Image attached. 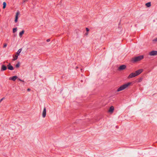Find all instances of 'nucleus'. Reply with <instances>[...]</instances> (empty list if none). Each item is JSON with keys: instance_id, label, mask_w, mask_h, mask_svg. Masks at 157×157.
<instances>
[{"instance_id": "obj_19", "label": "nucleus", "mask_w": 157, "mask_h": 157, "mask_svg": "<svg viewBox=\"0 0 157 157\" xmlns=\"http://www.w3.org/2000/svg\"><path fill=\"white\" fill-rule=\"evenodd\" d=\"M20 66V63H19L18 62L17 64L16 65V67L17 68L19 67Z\"/></svg>"}, {"instance_id": "obj_23", "label": "nucleus", "mask_w": 157, "mask_h": 157, "mask_svg": "<svg viewBox=\"0 0 157 157\" xmlns=\"http://www.w3.org/2000/svg\"><path fill=\"white\" fill-rule=\"evenodd\" d=\"M27 1H28V0H24L23 2H22V4H23V3L27 2Z\"/></svg>"}, {"instance_id": "obj_18", "label": "nucleus", "mask_w": 157, "mask_h": 157, "mask_svg": "<svg viewBox=\"0 0 157 157\" xmlns=\"http://www.w3.org/2000/svg\"><path fill=\"white\" fill-rule=\"evenodd\" d=\"M17 31V28H14L13 29V33H15Z\"/></svg>"}, {"instance_id": "obj_20", "label": "nucleus", "mask_w": 157, "mask_h": 157, "mask_svg": "<svg viewBox=\"0 0 157 157\" xmlns=\"http://www.w3.org/2000/svg\"><path fill=\"white\" fill-rule=\"evenodd\" d=\"M142 78H140L138 80V82H141L142 81Z\"/></svg>"}, {"instance_id": "obj_29", "label": "nucleus", "mask_w": 157, "mask_h": 157, "mask_svg": "<svg viewBox=\"0 0 157 157\" xmlns=\"http://www.w3.org/2000/svg\"><path fill=\"white\" fill-rule=\"evenodd\" d=\"M81 71H82V69H81Z\"/></svg>"}, {"instance_id": "obj_26", "label": "nucleus", "mask_w": 157, "mask_h": 157, "mask_svg": "<svg viewBox=\"0 0 157 157\" xmlns=\"http://www.w3.org/2000/svg\"><path fill=\"white\" fill-rule=\"evenodd\" d=\"M86 31H87V32H88V31H89V29H88V28H86Z\"/></svg>"}, {"instance_id": "obj_1", "label": "nucleus", "mask_w": 157, "mask_h": 157, "mask_svg": "<svg viewBox=\"0 0 157 157\" xmlns=\"http://www.w3.org/2000/svg\"><path fill=\"white\" fill-rule=\"evenodd\" d=\"M131 83V82H129L121 86L117 89V91L119 92L125 89L130 86Z\"/></svg>"}, {"instance_id": "obj_21", "label": "nucleus", "mask_w": 157, "mask_h": 157, "mask_svg": "<svg viewBox=\"0 0 157 157\" xmlns=\"http://www.w3.org/2000/svg\"><path fill=\"white\" fill-rule=\"evenodd\" d=\"M152 41L154 42H157V37L153 40Z\"/></svg>"}, {"instance_id": "obj_27", "label": "nucleus", "mask_w": 157, "mask_h": 157, "mask_svg": "<svg viewBox=\"0 0 157 157\" xmlns=\"http://www.w3.org/2000/svg\"><path fill=\"white\" fill-rule=\"evenodd\" d=\"M30 90V89L28 88V89H27V91H29Z\"/></svg>"}, {"instance_id": "obj_9", "label": "nucleus", "mask_w": 157, "mask_h": 157, "mask_svg": "<svg viewBox=\"0 0 157 157\" xmlns=\"http://www.w3.org/2000/svg\"><path fill=\"white\" fill-rule=\"evenodd\" d=\"M19 14V12H17L16 13L15 19L14 20V21L15 23H16L17 21V20L18 19V16Z\"/></svg>"}, {"instance_id": "obj_31", "label": "nucleus", "mask_w": 157, "mask_h": 157, "mask_svg": "<svg viewBox=\"0 0 157 157\" xmlns=\"http://www.w3.org/2000/svg\"><path fill=\"white\" fill-rule=\"evenodd\" d=\"M78 67H76V68H78Z\"/></svg>"}, {"instance_id": "obj_3", "label": "nucleus", "mask_w": 157, "mask_h": 157, "mask_svg": "<svg viewBox=\"0 0 157 157\" xmlns=\"http://www.w3.org/2000/svg\"><path fill=\"white\" fill-rule=\"evenodd\" d=\"M143 71V69H139L136 71L135 73L136 75V76L139 75L140 73H141Z\"/></svg>"}, {"instance_id": "obj_4", "label": "nucleus", "mask_w": 157, "mask_h": 157, "mask_svg": "<svg viewBox=\"0 0 157 157\" xmlns=\"http://www.w3.org/2000/svg\"><path fill=\"white\" fill-rule=\"evenodd\" d=\"M149 55L151 56H154L157 55V51H152L149 53Z\"/></svg>"}, {"instance_id": "obj_17", "label": "nucleus", "mask_w": 157, "mask_h": 157, "mask_svg": "<svg viewBox=\"0 0 157 157\" xmlns=\"http://www.w3.org/2000/svg\"><path fill=\"white\" fill-rule=\"evenodd\" d=\"M3 9H5L6 7V3L5 2H4L3 3Z\"/></svg>"}, {"instance_id": "obj_11", "label": "nucleus", "mask_w": 157, "mask_h": 157, "mask_svg": "<svg viewBox=\"0 0 157 157\" xmlns=\"http://www.w3.org/2000/svg\"><path fill=\"white\" fill-rule=\"evenodd\" d=\"M114 107L113 106H111L109 110V112L110 113H112L114 110Z\"/></svg>"}, {"instance_id": "obj_16", "label": "nucleus", "mask_w": 157, "mask_h": 157, "mask_svg": "<svg viewBox=\"0 0 157 157\" xmlns=\"http://www.w3.org/2000/svg\"><path fill=\"white\" fill-rule=\"evenodd\" d=\"M146 5L147 7H149L151 6V3L150 2H148L146 4Z\"/></svg>"}, {"instance_id": "obj_8", "label": "nucleus", "mask_w": 157, "mask_h": 157, "mask_svg": "<svg viewBox=\"0 0 157 157\" xmlns=\"http://www.w3.org/2000/svg\"><path fill=\"white\" fill-rule=\"evenodd\" d=\"M7 67L9 70H13L14 68L11 65L10 63H9L7 66Z\"/></svg>"}, {"instance_id": "obj_6", "label": "nucleus", "mask_w": 157, "mask_h": 157, "mask_svg": "<svg viewBox=\"0 0 157 157\" xmlns=\"http://www.w3.org/2000/svg\"><path fill=\"white\" fill-rule=\"evenodd\" d=\"M136 76L135 73H131L128 76V78H130L134 77Z\"/></svg>"}, {"instance_id": "obj_24", "label": "nucleus", "mask_w": 157, "mask_h": 157, "mask_svg": "<svg viewBox=\"0 0 157 157\" xmlns=\"http://www.w3.org/2000/svg\"><path fill=\"white\" fill-rule=\"evenodd\" d=\"M4 99V98H2V99H1L0 100V103H1V101Z\"/></svg>"}, {"instance_id": "obj_10", "label": "nucleus", "mask_w": 157, "mask_h": 157, "mask_svg": "<svg viewBox=\"0 0 157 157\" xmlns=\"http://www.w3.org/2000/svg\"><path fill=\"white\" fill-rule=\"evenodd\" d=\"M126 68V66L125 65H122L120 66L119 69L121 70H123L125 69Z\"/></svg>"}, {"instance_id": "obj_28", "label": "nucleus", "mask_w": 157, "mask_h": 157, "mask_svg": "<svg viewBox=\"0 0 157 157\" xmlns=\"http://www.w3.org/2000/svg\"><path fill=\"white\" fill-rule=\"evenodd\" d=\"M19 80L21 81H22V82H24V81L22 80H21V79H19Z\"/></svg>"}, {"instance_id": "obj_12", "label": "nucleus", "mask_w": 157, "mask_h": 157, "mask_svg": "<svg viewBox=\"0 0 157 157\" xmlns=\"http://www.w3.org/2000/svg\"><path fill=\"white\" fill-rule=\"evenodd\" d=\"M17 77L16 76H14L12 77V78H10V80H11L13 81H15L17 78Z\"/></svg>"}, {"instance_id": "obj_15", "label": "nucleus", "mask_w": 157, "mask_h": 157, "mask_svg": "<svg viewBox=\"0 0 157 157\" xmlns=\"http://www.w3.org/2000/svg\"><path fill=\"white\" fill-rule=\"evenodd\" d=\"M18 56L17 55H15L13 57V60L14 61L16 60L18 58Z\"/></svg>"}, {"instance_id": "obj_2", "label": "nucleus", "mask_w": 157, "mask_h": 157, "mask_svg": "<svg viewBox=\"0 0 157 157\" xmlns=\"http://www.w3.org/2000/svg\"><path fill=\"white\" fill-rule=\"evenodd\" d=\"M143 58V56L142 55L136 57L132 59V61L133 62H135L140 60Z\"/></svg>"}, {"instance_id": "obj_7", "label": "nucleus", "mask_w": 157, "mask_h": 157, "mask_svg": "<svg viewBox=\"0 0 157 157\" xmlns=\"http://www.w3.org/2000/svg\"><path fill=\"white\" fill-rule=\"evenodd\" d=\"M46 108L45 107H44V108L43 112L42 113V117H43L44 118L46 116Z\"/></svg>"}, {"instance_id": "obj_14", "label": "nucleus", "mask_w": 157, "mask_h": 157, "mask_svg": "<svg viewBox=\"0 0 157 157\" xmlns=\"http://www.w3.org/2000/svg\"><path fill=\"white\" fill-rule=\"evenodd\" d=\"M24 31L22 30L20 32L19 34V36L20 37H21L22 36V35L24 33Z\"/></svg>"}, {"instance_id": "obj_25", "label": "nucleus", "mask_w": 157, "mask_h": 157, "mask_svg": "<svg viewBox=\"0 0 157 157\" xmlns=\"http://www.w3.org/2000/svg\"><path fill=\"white\" fill-rule=\"evenodd\" d=\"M50 41V39H47V40H46V41H47V42H49Z\"/></svg>"}, {"instance_id": "obj_5", "label": "nucleus", "mask_w": 157, "mask_h": 157, "mask_svg": "<svg viewBox=\"0 0 157 157\" xmlns=\"http://www.w3.org/2000/svg\"><path fill=\"white\" fill-rule=\"evenodd\" d=\"M7 69V67L5 65L2 64L1 66V71H3L6 70Z\"/></svg>"}, {"instance_id": "obj_30", "label": "nucleus", "mask_w": 157, "mask_h": 157, "mask_svg": "<svg viewBox=\"0 0 157 157\" xmlns=\"http://www.w3.org/2000/svg\"><path fill=\"white\" fill-rule=\"evenodd\" d=\"M81 81L82 82V80H81Z\"/></svg>"}, {"instance_id": "obj_22", "label": "nucleus", "mask_w": 157, "mask_h": 157, "mask_svg": "<svg viewBox=\"0 0 157 157\" xmlns=\"http://www.w3.org/2000/svg\"><path fill=\"white\" fill-rule=\"evenodd\" d=\"M7 46V44H4L3 45V48H5Z\"/></svg>"}, {"instance_id": "obj_13", "label": "nucleus", "mask_w": 157, "mask_h": 157, "mask_svg": "<svg viewBox=\"0 0 157 157\" xmlns=\"http://www.w3.org/2000/svg\"><path fill=\"white\" fill-rule=\"evenodd\" d=\"M22 48H20L17 51V55L18 56L20 55V54L22 51Z\"/></svg>"}]
</instances>
